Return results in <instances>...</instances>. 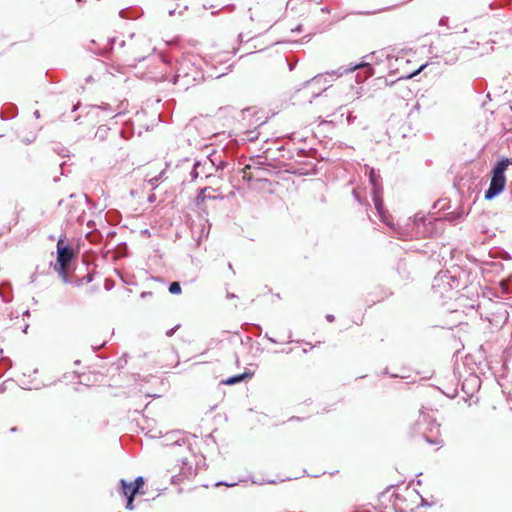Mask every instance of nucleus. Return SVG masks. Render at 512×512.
I'll return each instance as SVG.
<instances>
[{"label": "nucleus", "mask_w": 512, "mask_h": 512, "mask_svg": "<svg viewBox=\"0 0 512 512\" xmlns=\"http://www.w3.org/2000/svg\"><path fill=\"white\" fill-rule=\"evenodd\" d=\"M357 67L358 66H354L353 68L350 69L339 68L337 70H332L318 74L314 76L312 79L304 82L301 89L312 88L313 95L318 96L331 85L332 81L342 76L343 74L356 69Z\"/></svg>", "instance_id": "f257e3e1"}, {"label": "nucleus", "mask_w": 512, "mask_h": 512, "mask_svg": "<svg viewBox=\"0 0 512 512\" xmlns=\"http://www.w3.org/2000/svg\"><path fill=\"white\" fill-rule=\"evenodd\" d=\"M510 164L511 161L508 158H504L494 166L489 188L485 191L486 200H492L503 191L506 183L504 173Z\"/></svg>", "instance_id": "f03ea898"}, {"label": "nucleus", "mask_w": 512, "mask_h": 512, "mask_svg": "<svg viewBox=\"0 0 512 512\" xmlns=\"http://www.w3.org/2000/svg\"><path fill=\"white\" fill-rule=\"evenodd\" d=\"M366 172L369 174V182L372 185V198L374 202L375 209L381 219L382 222L391 226V223L388 221V216L386 211L384 210L383 200H382V186L380 181V175L376 173L373 168L366 167Z\"/></svg>", "instance_id": "7ed1b4c3"}, {"label": "nucleus", "mask_w": 512, "mask_h": 512, "mask_svg": "<svg viewBox=\"0 0 512 512\" xmlns=\"http://www.w3.org/2000/svg\"><path fill=\"white\" fill-rule=\"evenodd\" d=\"M250 19L256 24V32L266 31L277 21V15L268 7L255 6L250 9Z\"/></svg>", "instance_id": "20e7f679"}, {"label": "nucleus", "mask_w": 512, "mask_h": 512, "mask_svg": "<svg viewBox=\"0 0 512 512\" xmlns=\"http://www.w3.org/2000/svg\"><path fill=\"white\" fill-rule=\"evenodd\" d=\"M73 257V249L70 246L64 245L63 239L59 238L57 242V263L59 268L56 270L59 272L65 282H67V269Z\"/></svg>", "instance_id": "39448f33"}, {"label": "nucleus", "mask_w": 512, "mask_h": 512, "mask_svg": "<svg viewBox=\"0 0 512 512\" xmlns=\"http://www.w3.org/2000/svg\"><path fill=\"white\" fill-rule=\"evenodd\" d=\"M131 50L134 58L141 61L145 58V54H150L154 51V48L146 36H140L137 41L131 45Z\"/></svg>", "instance_id": "423d86ee"}, {"label": "nucleus", "mask_w": 512, "mask_h": 512, "mask_svg": "<svg viewBox=\"0 0 512 512\" xmlns=\"http://www.w3.org/2000/svg\"><path fill=\"white\" fill-rule=\"evenodd\" d=\"M190 66H191V62L189 60H186V59L182 60L179 63V66L177 68V72H176V74L174 75V78H173V83L174 84H177L180 81H183L182 86L183 87H188V85L190 84L191 81H195L196 80V76L190 77L191 76L190 72H189Z\"/></svg>", "instance_id": "0eeeda50"}, {"label": "nucleus", "mask_w": 512, "mask_h": 512, "mask_svg": "<svg viewBox=\"0 0 512 512\" xmlns=\"http://www.w3.org/2000/svg\"><path fill=\"white\" fill-rule=\"evenodd\" d=\"M251 376H252V373L244 372L242 374L229 377L226 380H223L222 383L225 385H233L236 383H240L241 381L245 380L246 378H250Z\"/></svg>", "instance_id": "6e6552de"}, {"label": "nucleus", "mask_w": 512, "mask_h": 512, "mask_svg": "<svg viewBox=\"0 0 512 512\" xmlns=\"http://www.w3.org/2000/svg\"><path fill=\"white\" fill-rule=\"evenodd\" d=\"M165 172H166V170H165V169H163V170H161V171L159 172V174H158V175H156V176H150V174H147V175H146V181H147L151 186H153V188H155V187H156V185H157V182H158L159 180H165V179H166V178H165V176H164V175H165Z\"/></svg>", "instance_id": "1a4fd4ad"}, {"label": "nucleus", "mask_w": 512, "mask_h": 512, "mask_svg": "<svg viewBox=\"0 0 512 512\" xmlns=\"http://www.w3.org/2000/svg\"><path fill=\"white\" fill-rule=\"evenodd\" d=\"M120 484L122 487V493L126 497H130V492H132V488L134 487L133 483H128L124 479L120 480Z\"/></svg>", "instance_id": "9d476101"}, {"label": "nucleus", "mask_w": 512, "mask_h": 512, "mask_svg": "<svg viewBox=\"0 0 512 512\" xmlns=\"http://www.w3.org/2000/svg\"><path fill=\"white\" fill-rule=\"evenodd\" d=\"M143 484H144L143 477H141V476L137 477L133 483L134 487L132 488V492H130V494L136 495V493L142 487Z\"/></svg>", "instance_id": "9b49d317"}, {"label": "nucleus", "mask_w": 512, "mask_h": 512, "mask_svg": "<svg viewBox=\"0 0 512 512\" xmlns=\"http://www.w3.org/2000/svg\"><path fill=\"white\" fill-rule=\"evenodd\" d=\"M168 290H169V292L171 294H180L181 293V286H180L179 282H172L169 285Z\"/></svg>", "instance_id": "f8f14e48"}, {"label": "nucleus", "mask_w": 512, "mask_h": 512, "mask_svg": "<svg viewBox=\"0 0 512 512\" xmlns=\"http://www.w3.org/2000/svg\"><path fill=\"white\" fill-rule=\"evenodd\" d=\"M200 166H201V163L199 161L195 162L194 167L190 173L192 180H195L198 177V175H199L198 168Z\"/></svg>", "instance_id": "ddd939ff"}, {"label": "nucleus", "mask_w": 512, "mask_h": 512, "mask_svg": "<svg viewBox=\"0 0 512 512\" xmlns=\"http://www.w3.org/2000/svg\"><path fill=\"white\" fill-rule=\"evenodd\" d=\"M445 278H448L446 273H443V272L438 273V275L434 279L435 284L433 285V287H435L436 285H439V283L443 282Z\"/></svg>", "instance_id": "4468645a"}, {"label": "nucleus", "mask_w": 512, "mask_h": 512, "mask_svg": "<svg viewBox=\"0 0 512 512\" xmlns=\"http://www.w3.org/2000/svg\"><path fill=\"white\" fill-rule=\"evenodd\" d=\"M134 496L135 495L130 494V497H126L127 498L126 508L129 510L134 509V505H133Z\"/></svg>", "instance_id": "2eb2a0df"}, {"label": "nucleus", "mask_w": 512, "mask_h": 512, "mask_svg": "<svg viewBox=\"0 0 512 512\" xmlns=\"http://www.w3.org/2000/svg\"><path fill=\"white\" fill-rule=\"evenodd\" d=\"M425 67H426V65H421V67H420L417 71H415L414 73H411V74L407 75V76H406V78H411V77L415 76V75H416V74H418L420 71H422Z\"/></svg>", "instance_id": "dca6fc26"}, {"label": "nucleus", "mask_w": 512, "mask_h": 512, "mask_svg": "<svg viewBox=\"0 0 512 512\" xmlns=\"http://www.w3.org/2000/svg\"><path fill=\"white\" fill-rule=\"evenodd\" d=\"M178 328H179V325H176L175 327H173L170 330H168L166 332V335L169 336V337L172 336Z\"/></svg>", "instance_id": "f3484780"}, {"label": "nucleus", "mask_w": 512, "mask_h": 512, "mask_svg": "<svg viewBox=\"0 0 512 512\" xmlns=\"http://www.w3.org/2000/svg\"><path fill=\"white\" fill-rule=\"evenodd\" d=\"M207 188H204L200 191V194L197 197V200H204L205 196L203 195Z\"/></svg>", "instance_id": "a211bd4d"}, {"label": "nucleus", "mask_w": 512, "mask_h": 512, "mask_svg": "<svg viewBox=\"0 0 512 512\" xmlns=\"http://www.w3.org/2000/svg\"><path fill=\"white\" fill-rule=\"evenodd\" d=\"M353 195L357 201L361 202V198L357 190H353Z\"/></svg>", "instance_id": "6ab92c4d"}, {"label": "nucleus", "mask_w": 512, "mask_h": 512, "mask_svg": "<svg viewBox=\"0 0 512 512\" xmlns=\"http://www.w3.org/2000/svg\"><path fill=\"white\" fill-rule=\"evenodd\" d=\"M155 200H156V196H155V194H151V195H149V197H148V201H149L150 203H153Z\"/></svg>", "instance_id": "aec40b11"}, {"label": "nucleus", "mask_w": 512, "mask_h": 512, "mask_svg": "<svg viewBox=\"0 0 512 512\" xmlns=\"http://www.w3.org/2000/svg\"><path fill=\"white\" fill-rule=\"evenodd\" d=\"M326 319H327L329 322H332V321H334V315H332V314H328V315H326Z\"/></svg>", "instance_id": "412c9836"}, {"label": "nucleus", "mask_w": 512, "mask_h": 512, "mask_svg": "<svg viewBox=\"0 0 512 512\" xmlns=\"http://www.w3.org/2000/svg\"><path fill=\"white\" fill-rule=\"evenodd\" d=\"M455 60H456L455 58H452V59H447V58H446V59H445V62H446V63H454V62H455Z\"/></svg>", "instance_id": "4be33fe9"}, {"label": "nucleus", "mask_w": 512, "mask_h": 512, "mask_svg": "<svg viewBox=\"0 0 512 512\" xmlns=\"http://www.w3.org/2000/svg\"><path fill=\"white\" fill-rule=\"evenodd\" d=\"M265 337H267L270 342L276 343V340L271 338V337H269L267 334L265 335Z\"/></svg>", "instance_id": "5701e85b"}, {"label": "nucleus", "mask_w": 512, "mask_h": 512, "mask_svg": "<svg viewBox=\"0 0 512 512\" xmlns=\"http://www.w3.org/2000/svg\"><path fill=\"white\" fill-rule=\"evenodd\" d=\"M34 116H35L36 118H39V117H40V113H39V111H38V110H36V111L34 112Z\"/></svg>", "instance_id": "b1692460"}, {"label": "nucleus", "mask_w": 512, "mask_h": 512, "mask_svg": "<svg viewBox=\"0 0 512 512\" xmlns=\"http://www.w3.org/2000/svg\"><path fill=\"white\" fill-rule=\"evenodd\" d=\"M364 66L369 70V75H371L372 74L371 67L369 65H366V64Z\"/></svg>", "instance_id": "393cba45"}, {"label": "nucleus", "mask_w": 512, "mask_h": 512, "mask_svg": "<svg viewBox=\"0 0 512 512\" xmlns=\"http://www.w3.org/2000/svg\"><path fill=\"white\" fill-rule=\"evenodd\" d=\"M229 298H235L236 296L234 294L228 295Z\"/></svg>", "instance_id": "a878e982"}, {"label": "nucleus", "mask_w": 512, "mask_h": 512, "mask_svg": "<svg viewBox=\"0 0 512 512\" xmlns=\"http://www.w3.org/2000/svg\"><path fill=\"white\" fill-rule=\"evenodd\" d=\"M169 14L173 15L174 14V10H169Z\"/></svg>", "instance_id": "bb28decb"}, {"label": "nucleus", "mask_w": 512, "mask_h": 512, "mask_svg": "<svg viewBox=\"0 0 512 512\" xmlns=\"http://www.w3.org/2000/svg\"><path fill=\"white\" fill-rule=\"evenodd\" d=\"M389 7H386V8H382L380 11H385L386 9H388Z\"/></svg>", "instance_id": "cd10ccee"}, {"label": "nucleus", "mask_w": 512, "mask_h": 512, "mask_svg": "<svg viewBox=\"0 0 512 512\" xmlns=\"http://www.w3.org/2000/svg\"><path fill=\"white\" fill-rule=\"evenodd\" d=\"M355 512H368V511H355Z\"/></svg>", "instance_id": "c85d7f7f"}]
</instances>
